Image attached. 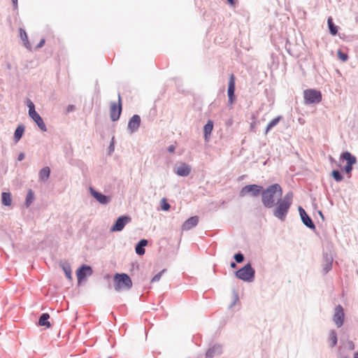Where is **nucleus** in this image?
<instances>
[{
	"label": "nucleus",
	"instance_id": "412c9836",
	"mask_svg": "<svg viewBox=\"0 0 358 358\" xmlns=\"http://www.w3.org/2000/svg\"><path fill=\"white\" fill-rule=\"evenodd\" d=\"M50 318V315L48 313H43L41 315V316L39 318L38 320V325L42 327H46L47 328H50L51 327V324L50 322L48 321Z\"/></svg>",
	"mask_w": 358,
	"mask_h": 358
},
{
	"label": "nucleus",
	"instance_id": "f704fd0d",
	"mask_svg": "<svg viewBox=\"0 0 358 358\" xmlns=\"http://www.w3.org/2000/svg\"><path fill=\"white\" fill-rule=\"evenodd\" d=\"M331 267H332V263L331 262H329V261H327L324 266V273H327L328 271H329L331 269Z\"/></svg>",
	"mask_w": 358,
	"mask_h": 358
},
{
	"label": "nucleus",
	"instance_id": "f3484780",
	"mask_svg": "<svg viewBox=\"0 0 358 358\" xmlns=\"http://www.w3.org/2000/svg\"><path fill=\"white\" fill-rule=\"evenodd\" d=\"M191 171V168L186 164H180L176 171V173L180 176H187Z\"/></svg>",
	"mask_w": 358,
	"mask_h": 358
},
{
	"label": "nucleus",
	"instance_id": "4be33fe9",
	"mask_svg": "<svg viewBox=\"0 0 358 358\" xmlns=\"http://www.w3.org/2000/svg\"><path fill=\"white\" fill-rule=\"evenodd\" d=\"M282 119L281 116H278L277 117L273 118L272 120H271L268 124L266 126L265 134H268V132L275 126H276L279 121Z\"/></svg>",
	"mask_w": 358,
	"mask_h": 358
},
{
	"label": "nucleus",
	"instance_id": "49530a36",
	"mask_svg": "<svg viewBox=\"0 0 358 358\" xmlns=\"http://www.w3.org/2000/svg\"><path fill=\"white\" fill-rule=\"evenodd\" d=\"M350 347H351L352 349H354V344L351 342Z\"/></svg>",
	"mask_w": 358,
	"mask_h": 358
},
{
	"label": "nucleus",
	"instance_id": "c03bdc74",
	"mask_svg": "<svg viewBox=\"0 0 358 358\" xmlns=\"http://www.w3.org/2000/svg\"><path fill=\"white\" fill-rule=\"evenodd\" d=\"M227 1L231 6L235 5V1L234 0H227Z\"/></svg>",
	"mask_w": 358,
	"mask_h": 358
},
{
	"label": "nucleus",
	"instance_id": "bb28decb",
	"mask_svg": "<svg viewBox=\"0 0 358 358\" xmlns=\"http://www.w3.org/2000/svg\"><path fill=\"white\" fill-rule=\"evenodd\" d=\"M24 131V128L22 125H19L16 128L14 134V138L16 142H17L22 138Z\"/></svg>",
	"mask_w": 358,
	"mask_h": 358
},
{
	"label": "nucleus",
	"instance_id": "2eb2a0df",
	"mask_svg": "<svg viewBox=\"0 0 358 358\" xmlns=\"http://www.w3.org/2000/svg\"><path fill=\"white\" fill-rule=\"evenodd\" d=\"M199 222V217L197 216H193L187 220L182 226V229L184 231H188L192 227L197 225Z\"/></svg>",
	"mask_w": 358,
	"mask_h": 358
},
{
	"label": "nucleus",
	"instance_id": "2f4dec72",
	"mask_svg": "<svg viewBox=\"0 0 358 358\" xmlns=\"http://www.w3.org/2000/svg\"><path fill=\"white\" fill-rule=\"evenodd\" d=\"M338 57L342 61V62H346L348 59V55L342 52L341 50H338L337 52Z\"/></svg>",
	"mask_w": 358,
	"mask_h": 358
},
{
	"label": "nucleus",
	"instance_id": "cd10ccee",
	"mask_svg": "<svg viewBox=\"0 0 358 358\" xmlns=\"http://www.w3.org/2000/svg\"><path fill=\"white\" fill-rule=\"evenodd\" d=\"M220 348L219 346H214L213 348L209 349L206 353V358H212L215 353L220 352Z\"/></svg>",
	"mask_w": 358,
	"mask_h": 358
},
{
	"label": "nucleus",
	"instance_id": "dca6fc26",
	"mask_svg": "<svg viewBox=\"0 0 358 358\" xmlns=\"http://www.w3.org/2000/svg\"><path fill=\"white\" fill-rule=\"evenodd\" d=\"M90 191L91 194L101 204H106L109 202V199L108 196L102 194L94 190L93 188L90 187Z\"/></svg>",
	"mask_w": 358,
	"mask_h": 358
},
{
	"label": "nucleus",
	"instance_id": "f257e3e1",
	"mask_svg": "<svg viewBox=\"0 0 358 358\" xmlns=\"http://www.w3.org/2000/svg\"><path fill=\"white\" fill-rule=\"evenodd\" d=\"M282 190L278 184H273L266 188L262 192V203L264 206L268 208H271L274 206L276 198L281 197Z\"/></svg>",
	"mask_w": 358,
	"mask_h": 358
},
{
	"label": "nucleus",
	"instance_id": "a19ab883",
	"mask_svg": "<svg viewBox=\"0 0 358 358\" xmlns=\"http://www.w3.org/2000/svg\"><path fill=\"white\" fill-rule=\"evenodd\" d=\"M174 150H175V147H174V145H170V146L169 147V148H168V151H169V152H174Z\"/></svg>",
	"mask_w": 358,
	"mask_h": 358
},
{
	"label": "nucleus",
	"instance_id": "1a4fd4ad",
	"mask_svg": "<svg viewBox=\"0 0 358 358\" xmlns=\"http://www.w3.org/2000/svg\"><path fill=\"white\" fill-rule=\"evenodd\" d=\"M262 187L257 185H249L242 188L241 191V196H244L247 194H251L254 196L259 194Z\"/></svg>",
	"mask_w": 358,
	"mask_h": 358
},
{
	"label": "nucleus",
	"instance_id": "4468645a",
	"mask_svg": "<svg viewBox=\"0 0 358 358\" xmlns=\"http://www.w3.org/2000/svg\"><path fill=\"white\" fill-rule=\"evenodd\" d=\"M141 124V117L138 115H134L128 122V129L131 132L136 131Z\"/></svg>",
	"mask_w": 358,
	"mask_h": 358
},
{
	"label": "nucleus",
	"instance_id": "c756f323",
	"mask_svg": "<svg viewBox=\"0 0 358 358\" xmlns=\"http://www.w3.org/2000/svg\"><path fill=\"white\" fill-rule=\"evenodd\" d=\"M34 199V192L31 189L28 191L27 198H26V206L28 207L33 202Z\"/></svg>",
	"mask_w": 358,
	"mask_h": 358
},
{
	"label": "nucleus",
	"instance_id": "e433bc0d",
	"mask_svg": "<svg viewBox=\"0 0 358 358\" xmlns=\"http://www.w3.org/2000/svg\"><path fill=\"white\" fill-rule=\"evenodd\" d=\"M162 272H159L157 274H156L152 279V282H156V281H158L159 280L161 276H162Z\"/></svg>",
	"mask_w": 358,
	"mask_h": 358
},
{
	"label": "nucleus",
	"instance_id": "473e14b6",
	"mask_svg": "<svg viewBox=\"0 0 358 358\" xmlns=\"http://www.w3.org/2000/svg\"><path fill=\"white\" fill-rule=\"evenodd\" d=\"M161 203V208L163 210H169L170 208V205L167 203L166 199H162L160 201Z\"/></svg>",
	"mask_w": 358,
	"mask_h": 358
},
{
	"label": "nucleus",
	"instance_id": "c9c22d12",
	"mask_svg": "<svg viewBox=\"0 0 358 358\" xmlns=\"http://www.w3.org/2000/svg\"><path fill=\"white\" fill-rule=\"evenodd\" d=\"M352 170V164H346L345 166V171L348 174H350Z\"/></svg>",
	"mask_w": 358,
	"mask_h": 358
},
{
	"label": "nucleus",
	"instance_id": "39448f33",
	"mask_svg": "<svg viewBox=\"0 0 358 358\" xmlns=\"http://www.w3.org/2000/svg\"><path fill=\"white\" fill-rule=\"evenodd\" d=\"M236 277L244 281H252L255 276V270L250 264H246L236 273Z\"/></svg>",
	"mask_w": 358,
	"mask_h": 358
},
{
	"label": "nucleus",
	"instance_id": "72a5a7b5",
	"mask_svg": "<svg viewBox=\"0 0 358 358\" xmlns=\"http://www.w3.org/2000/svg\"><path fill=\"white\" fill-rule=\"evenodd\" d=\"M234 259L236 262L241 263L243 261L244 257L241 253H237L234 255Z\"/></svg>",
	"mask_w": 358,
	"mask_h": 358
},
{
	"label": "nucleus",
	"instance_id": "c85d7f7f",
	"mask_svg": "<svg viewBox=\"0 0 358 358\" xmlns=\"http://www.w3.org/2000/svg\"><path fill=\"white\" fill-rule=\"evenodd\" d=\"M329 341L331 342L332 347L335 346L337 343V335L335 331L332 330L329 333Z\"/></svg>",
	"mask_w": 358,
	"mask_h": 358
},
{
	"label": "nucleus",
	"instance_id": "6e6552de",
	"mask_svg": "<svg viewBox=\"0 0 358 358\" xmlns=\"http://www.w3.org/2000/svg\"><path fill=\"white\" fill-rule=\"evenodd\" d=\"M344 317L345 315L343 307L341 305L337 306L334 310L333 320L338 327H341L343 325Z\"/></svg>",
	"mask_w": 358,
	"mask_h": 358
},
{
	"label": "nucleus",
	"instance_id": "ddd939ff",
	"mask_svg": "<svg viewBox=\"0 0 358 358\" xmlns=\"http://www.w3.org/2000/svg\"><path fill=\"white\" fill-rule=\"evenodd\" d=\"M299 211L303 223L310 229H315V224H313L311 218L307 215L305 210L301 207H299Z\"/></svg>",
	"mask_w": 358,
	"mask_h": 358
},
{
	"label": "nucleus",
	"instance_id": "6ab92c4d",
	"mask_svg": "<svg viewBox=\"0 0 358 358\" xmlns=\"http://www.w3.org/2000/svg\"><path fill=\"white\" fill-rule=\"evenodd\" d=\"M341 159L345 160L347 162V164H352L353 165L357 163L356 157L348 151L344 152L341 155Z\"/></svg>",
	"mask_w": 358,
	"mask_h": 358
},
{
	"label": "nucleus",
	"instance_id": "0eeeda50",
	"mask_svg": "<svg viewBox=\"0 0 358 358\" xmlns=\"http://www.w3.org/2000/svg\"><path fill=\"white\" fill-rule=\"evenodd\" d=\"M122 108V99L119 94L117 103H111L110 106V117L112 121H117L120 118Z\"/></svg>",
	"mask_w": 358,
	"mask_h": 358
},
{
	"label": "nucleus",
	"instance_id": "79ce46f5",
	"mask_svg": "<svg viewBox=\"0 0 358 358\" xmlns=\"http://www.w3.org/2000/svg\"><path fill=\"white\" fill-rule=\"evenodd\" d=\"M66 275L69 279H71V273L70 271H65Z\"/></svg>",
	"mask_w": 358,
	"mask_h": 358
},
{
	"label": "nucleus",
	"instance_id": "37998d69",
	"mask_svg": "<svg viewBox=\"0 0 358 358\" xmlns=\"http://www.w3.org/2000/svg\"><path fill=\"white\" fill-rule=\"evenodd\" d=\"M13 6L17 8V0H12Z\"/></svg>",
	"mask_w": 358,
	"mask_h": 358
},
{
	"label": "nucleus",
	"instance_id": "4c0bfd02",
	"mask_svg": "<svg viewBox=\"0 0 358 358\" xmlns=\"http://www.w3.org/2000/svg\"><path fill=\"white\" fill-rule=\"evenodd\" d=\"M74 109H75V106L73 105H69V106H68V107L66 108V112L67 113L71 112V111L74 110Z\"/></svg>",
	"mask_w": 358,
	"mask_h": 358
},
{
	"label": "nucleus",
	"instance_id": "f8f14e48",
	"mask_svg": "<svg viewBox=\"0 0 358 358\" xmlns=\"http://www.w3.org/2000/svg\"><path fill=\"white\" fill-rule=\"evenodd\" d=\"M92 273V271L90 266H82L76 272L78 282L80 283L87 275H90Z\"/></svg>",
	"mask_w": 358,
	"mask_h": 358
},
{
	"label": "nucleus",
	"instance_id": "393cba45",
	"mask_svg": "<svg viewBox=\"0 0 358 358\" xmlns=\"http://www.w3.org/2000/svg\"><path fill=\"white\" fill-rule=\"evenodd\" d=\"M327 23L331 34L333 36L336 35L338 33V27L334 24L331 17L328 18Z\"/></svg>",
	"mask_w": 358,
	"mask_h": 358
},
{
	"label": "nucleus",
	"instance_id": "a211bd4d",
	"mask_svg": "<svg viewBox=\"0 0 358 358\" xmlns=\"http://www.w3.org/2000/svg\"><path fill=\"white\" fill-rule=\"evenodd\" d=\"M213 129V122L212 120H208L206 124L204 126V138L206 141H208L211 132Z\"/></svg>",
	"mask_w": 358,
	"mask_h": 358
},
{
	"label": "nucleus",
	"instance_id": "58836bf2",
	"mask_svg": "<svg viewBox=\"0 0 358 358\" xmlns=\"http://www.w3.org/2000/svg\"><path fill=\"white\" fill-rule=\"evenodd\" d=\"M45 43V39H42L40 43L38 44L37 48H41Z\"/></svg>",
	"mask_w": 358,
	"mask_h": 358
},
{
	"label": "nucleus",
	"instance_id": "9d476101",
	"mask_svg": "<svg viewBox=\"0 0 358 358\" xmlns=\"http://www.w3.org/2000/svg\"><path fill=\"white\" fill-rule=\"evenodd\" d=\"M131 222V218L128 216H121L120 217L115 224L111 228V231H122L126 224Z\"/></svg>",
	"mask_w": 358,
	"mask_h": 358
},
{
	"label": "nucleus",
	"instance_id": "b1692460",
	"mask_svg": "<svg viewBox=\"0 0 358 358\" xmlns=\"http://www.w3.org/2000/svg\"><path fill=\"white\" fill-rule=\"evenodd\" d=\"M1 202L4 206H10L12 199L9 192H3L1 194Z\"/></svg>",
	"mask_w": 358,
	"mask_h": 358
},
{
	"label": "nucleus",
	"instance_id": "a18cd8bd",
	"mask_svg": "<svg viewBox=\"0 0 358 358\" xmlns=\"http://www.w3.org/2000/svg\"><path fill=\"white\" fill-rule=\"evenodd\" d=\"M230 266H231V268H235V267L236 266V263H234V262H231V263Z\"/></svg>",
	"mask_w": 358,
	"mask_h": 358
},
{
	"label": "nucleus",
	"instance_id": "7ed1b4c3",
	"mask_svg": "<svg viewBox=\"0 0 358 358\" xmlns=\"http://www.w3.org/2000/svg\"><path fill=\"white\" fill-rule=\"evenodd\" d=\"M115 289L117 292L129 289L132 287V281L126 273H116L113 278Z\"/></svg>",
	"mask_w": 358,
	"mask_h": 358
},
{
	"label": "nucleus",
	"instance_id": "a878e982",
	"mask_svg": "<svg viewBox=\"0 0 358 358\" xmlns=\"http://www.w3.org/2000/svg\"><path fill=\"white\" fill-rule=\"evenodd\" d=\"M20 38L22 39V41H23L24 43V45H25V47L28 49H30L31 48V45L29 43V41H28V36H27V34L26 33V31L23 29H20Z\"/></svg>",
	"mask_w": 358,
	"mask_h": 358
},
{
	"label": "nucleus",
	"instance_id": "f03ea898",
	"mask_svg": "<svg viewBox=\"0 0 358 358\" xmlns=\"http://www.w3.org/2000/svg\"><path fill=\"white\" fill-rule=\"evenodd\" d=\"M293 194L289 192L285 195L282 199L278 202L273 214L281 220H284L292 203Z\"/></svg>",
	"mask_w": 358,
	"mask_h": 358
},
{
	"label": "nucleus",
	"instance_id": "9b49d317",
	"mask_svg": "<svg viewBox=\"0 0 358 358\" xmlns=\"http://www.w3.org/2000/svg\"><path fill=\"white\" fill-rule=\"evenodd\" d=\"M235 76L232 73L230 75L229 77V86H228V97H229V102L230 104H232L235 100Z\"/></svg>",
	"mask_w": 358,
	"mask_h": 358
},
{
	"label": "nucleus",
	"instance_id": "20e7f679",
	"mask_svg": "<svg viewBox=\"0 0 358 358\" xmlns=\"http://www.w3.org/2000/svg\"><path fill=\"white\" fill-rule=\"evenodd\" d=\"M27 106L29 107V115L32 120L36 123L38 127L43 131H46V126L40 116V115L35 110V106L32 101H28Z\"/></svg>",
	"mask_w": 358,
	"mask_h": 358
},
{
	"label": "nucleus",
	"instance_id": "aec40b11",
	"mask_svg": "<svg viewBox=\"0 0 358 358\" xmlns=\"http://www.w3.org/2000/svg\"><path fill=\"white\" fill-rule=\"evenodd\" d=\"M148 245V241L145 239L141 240L136 246V252L139 255L145 254L144 247Z\"/></svg>",
	"mask_w": 358,
	"mask_h": 358
},
{
	"label": "nucleus",
	"instance_id": "de8ad7c7",
	"mask_svg": "<svg viewBox=\"0 0 358 358\" xmlns=\"http://www.w3.org/2000/svg\"><path fill=\"white\" fill-rule=\"evenodd\" d=\"M354 358H358V352L355 354Z\"/></svg>",
	"mask_w": 358,
	"mask_h": 358
},
{
	"label": "nucleus",
	"instance_id": "ea45409f",
	"mask_svg": "<svg viewBox=\"0 0 358 358\" xmlns=\"http://www.w3.org/2000/svg\"><path fill=\"white\" fill-rule=\"evenodd\" d=\"M24 158V153H22V152L20 153V155H18V158H17V159H18L19 161H22Z\"/></svg>",
	"mask_w": 358,
	"mask_h": 358
},
{
	"label": "nucleus",
	"instance_id": "5701e85b",
	"mask_svg": "<svg viewBox=\"0 0 358 358\" xmlns=\"http://www.w3.org/2000/svg\"><path fill=\"white\" fill-rule=\"evenodd\" d=\"M50 168L46 166L43 168L39 172L40 180L44 181L46 180L50 176Z\"/></svg>",
	"mask_w": 358,
	"mask_h": 358
},
{
	"label": "nucleus",
	"instance_id": "7c9ffc66",
	"mask_svg": "<svg viewBox=\"0 0 358 358\" xmlns=\"http://www.w3.org/2000/svg\"><path fill=\"white\" fill-rule=\"evenodd\" d=\"M331 176L337 182H340L343 180V176H342L341 173L339 172V171H338V170H334L331 172Z\"/></svg>",
	"mask_w": 358,
	"mask_h": 358
},
{
	"label": "nucleus",
	"instance_id": "423d86ee",
	"mask_svg": "<svg viewBox=\"0 0 358 358\" xmlns=\"http://www.w3.org/2000/svg\"><path fill=\"white\" fill-rule=\"evenodd\" d=\"M303 97L306 103H318L322 101L321 92L314 89L305 90Z\"/></svg>",
	"mask_w": 358,
	"mask_h": 358
}]
</instances>
